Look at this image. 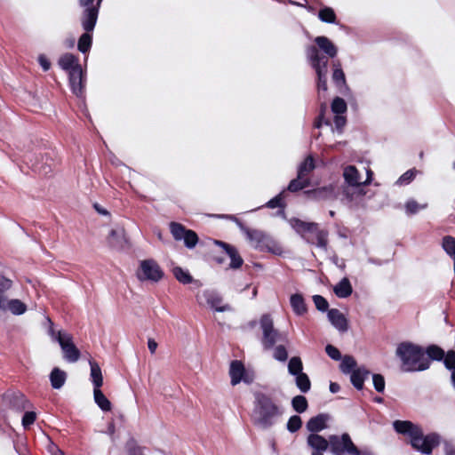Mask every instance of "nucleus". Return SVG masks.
<instances>
[{
    "label": "nucleus",
    "mask_w": 455,
    "mask_h": 455,
    "mask_svg": "<svg viewBox=\"0 0 455 455\" xmlns=\"http://www.w3.org/2000/svg\"><path fill=\"white\" fill-rule=\"evenodd\" d=\"M253 408L251 413L252 424L263 430L270 428L283 415L282 407L266 393L257 391L253 394Z\"/></svg>",
    "instance_id": "obj_1"
},
{
    "label": "nucleus",
    "mask_w": 455,
    "mask_h": 455,
    "mask_svg": "<svg viewBox=\"0 0 455 455\" xmlns=\"http://www.w3.org/2000/svg\"><path fill=\"white\" fill-rule=\"evenodd\" d=\"M393 427L397 433L409 435L411 446L424 454H430L433 449L440 443V437L437 434L424 435L421 427L411 421L395 420Z\"/></svg>",
    "instance_id": "obj_2"
},
{
    "label": "nucleus",
    "mask_w": 455,
    "mask_h": 455,
    "mask_svg": "<svg viewBox=\"0 0 455 455\" xmlns=\"http://www.w3.org/2000/svg\"><path fill=\"white\" fill-rule=\"evenodd\" d=\"M396 356L401 360L403 371H419L428 369L430 360L425 356L421 347L411 342L400 343L395 350Z\"/></svg>",
    "instance_id": "obj_3"
},
{
    "label": "nucleus",
    "mask_w": 455,
    "mask_h": 455,
    "mask_svg": "<svg viewBox=\"0 0 455 455\" xmlns=\"http://www.w3.org/2000/svg\"><path fill=\"white\" fill-rule=\"evenodd\" d=\"M292 228L301 235L308 243L327 250L329 232L322 229L315 222H306L299 219H291L290 220Z\"/></svg>",
    "instance_id": "obj_4"
},
{
    "label": "nucleus",
    "mask_w": 455,
    "mask_h": 455,
    "mask_svg": "<svg viewBox=\"0 0 455 455\" xmlns=\"http://www.w3.org/2000/svg\"><path fill=\"white\" fill-rule=\"evenodd\" d=\"M368 178L365 181L361 180L358 170L348 165L344 169L343 177L347 186L343 188V194L349 201H354L364 195L363 186L371 182L372 172L367 171Z\"/></svg>",
    "instance_id": "obj_5"
},
{
    "label": "nucleus",
    "mask_w": 455,
    "mask_h": 455,
    "mask_svg": "<svg viewBox=\"0 0 455 455\" xmlns=\"http://www.w3.org/2000/svg\"><path fill=\"white\" fill-rule=\"evenodd\" d=\"M260 328L262 331L261 344L265 350L274 348L275 345L278 342L289 344L287 334L280 332L274 327V322L269 315H263L259 321Z\"/></svg>",
    "instance_id": "obj_6"
},
{
    "label": "nucleus",
    "mask_w": 455,
    "mask_h": 455,
    "mask_svg": "<svg viewBox=\"0 0 455 455\" xmlns=\"http://www.w3.org/2000/svg\"><path fill=\"white\" fill-rule=\"evenodd\" d=\"M329 447L333 455H369L365 451H360L352 442L348 434L345 433L341 436L330 435L328 438Z\"/></svg>",
    "instance_id": "obj_7"
},
{
    "label": "nucleus",
    "mask_w": 455,
    "mask_h": 455,
    "mask_svg": "<svg viewBox=\"0 0 455 455\" xmlns=\"http://www.w3.org/2000/svg\"><path fill=\"white\" fill-rule=\"evenodd\" d=\"M50 334L57 340L64 354L63 357L69 363H76L80 358V351L73 342L72 336L65 331H59L55 332L52 328L50 329Z\"/></svg>",
    "instance_id": "obj_8"
},
{
    "label": "nucleus",
    "mask_w": 455,
    "mask_h": 455,
    "mask_svg": "<svg viewBox=\"0 0 455 455\" xmlns=\"http://www.w3.org/2000/svg\"><path fill=\"white\" fill-rule=\"evenodd\" d=\"M306 55L311 67L315 69L317 78H327L328 58L321 54L314 45L307 47Z\"/></svg>",
    "instance_id": "obj_9"
},
{
    "label": "nucleus",
    "mask_w": 455,
    "mask_h": 455,
    "mask_svg": "<svg viewBox=\"0 0 455 455\" xmlns=\"http://www.w3.org/2000/svg\"><path fill=\"white\" fill-rule=\"evenodd\" d=\"M237 224L253 247L259 250H271L270 244L273 241L267 234L259 229L246 228L239 221Z\"/></svg>",
    "instance_id": "obj_10"
},
{
    "label": "nucleus",
    "mask_w": 455,
    "mask_h": 455,
    "mask_svg": "<svg viewBox=\"0 0 455 455\" xmlns=\"http://www.w3.org/2000/svg\"><path fill=\"white\" fill-rule=\"evenodd\" d=\"M137 275L140 280H150L157 282L162 278L163 272L156 261L152 259H147L141 261L140 268Z\"/></svg>",
    "instance_id": "obj_11"
},
{
    "label": "nucleus",
    "mask_w": 455,
    "mask_h": 455,
    "mask_svg": "<svg viewBox=\"0 0 455 455\" xmlns=\"http://www.w3.org/2000/svg\"><path fill=\"white\" fill-rule=\"evenodd\" d=\"M229 376L232 386H235L241 381H243L246 384H251L253 381V376L246 372L243 363L238 360L231 362Z\"/></svg>",
    "instance_id": "obj_12"
},
{
    "label": "nucleus",
    "mask_w": 455,
    "mask_h": 455,
    "mask_svg": "<svg viewBox=\"0 0 455 455\" xmlns=\"http://www.w3.org/2000/svg\"><path fill=\"white\" fill-rule=\"evenodd\" d=\"M213 243L221 248V251L225 252L230 259L229 267L233 269L240 268L243 263V259L239 255L237 250L233 245L227 243L222 241L213 240Z\"/></svg>",
    "instance_id": "obj_13"
},
{
    "label": "nucleus",
    "mask_w": 455,
    "mask_h": 455,
    "mask_svg": "<svg viewBox=\"0 0 455 455\" xmlns=\"http://www.w3.org/2000/svg\"><path fill=\"white\" fill-rule=\"evenodd\" d=\"M69 84L72 92L77 97H82L84 91L85 78L82 68H76L68 74Z\"/></svg>",
    "instance_id": "obj_14"
},
{
    "label": "nucleus",
    "mask_w": 455,
    "mask_h": 455,
    "mask_svg": "<svg viewBox=\"0 0 455 455\" xmlns=\"http://www.w3.org/2000/svg\"><path fill=\"white\" fill-rule=\"evenodd\" d=\"M99 15L98 6L87 7L83 11L81 16V25L84 31L92 32Z\"/></svg>",
    "instance_id": "obj_15"
},
{
    "label": "nucleus",
    "mask_w": 455,
    "mask_h": 455,
    "mask_svg": "<svg viewBox=\"0 0 455 455\" xmlns=\"http://www.w3.org/2000/svg\"><path fill=\"white\" fill-rule=\"evenodd\" d=\"M307 445L312 449L311 455H323L329 448V441L318 434H310L307 438Z\"/></svg>",
    "instance_id": "obj_16"
},
{
    "label": "nucleus",
    "mask_w": 455,
    "mask_h": 455,
    "mask_svg": "<svg viewBox=\"0 0 455 455\" xmlns=\"http://www.w3.org/2000/svg\"><path fill=\"white\" fill-rule=\"evenodd\" d=\"M315 45L318 51L325 53V57L334 58L337 55L338 49L334 44L326 36H320L315 38Z\"/></svg>",
    "instance_id": "obj_17"
},
{
    "label": "nucleus",
    "mask_w": 455,
    "mask_h": 455,
    "mask_svg": "<svg viewBox=\"0 0 455 455\" xmlns=\"http://www.w3.org/2000/svg\"><path fill=\"white\" fill-rule=\"evenodd\" d=\"M328 319L331 324L339 331L345 332L347 331V320L345 315L336 308H331L328 311Z\"/></svg>",
    "instance_id": "obj_18"
},
{
    "label": "nucleus",
    "mask_w": 455,
    "mask_h": 455,
    "mask_svg": "<svg viewBox=\"0 0 455 455\" xmlns=\"http://www.w3.org/2000/svg\"><path fill=\"white\" fill-rule=\"evenodd\" d=\"M329 415L324 413H321L311 418L307 422V429L312 434H317L326 428V422L329 420Z\"/></svg>",
    "instance_id": "obj_19"
},
{
    "label": "nucleus",
    "mask_w": 455,
    "mask_h": 455,
    "mask_svg": "<svg viewBox=\"0 0 455 455\" xmlns=\"http://www.w3.org/2000/svg\"><path fill=\"white\" fill-rule=\"evenodd\" d=\"M305 194L311 199L328 200L334 197V187L332 185L306 191Z\"/></svg>",
    "instance_id": "obj_20"
},
{
    "label": "nucleus",
    "mask_w": 455,
    "mask_h": 455,
    "mask_svg": "<svg viewBox=\"0 0 455 455\" xmlns=\"http://www.w3.org/2000/svg\"><path fill=\"white\" fill-rule=\"evenodd\" d=\"M59 66L68 74L76 68H82L79 64V60L72 53H65L60 57L58 61Z\"/></svg>",
    "instance_id": "obj_21"
},
{
    "label": "nucleus",
    "mask_w": 455,
    "mask_h": 455,
    "mask_svg": "<svg viewBox=\"0 0 455 455\" xmlns=\"http://www.w3.org/2000/svg\"><path fill=\"white\" fill-rule=\"evenodd\" d=\"M0 310H8L13 315H20L27 311V306L18 299H7L6 301L4 302V307H0Z\"/></svg>",
    "instance_id": "obj_22"
},
{
    "label": "nucleus",
    "mask_w": 455,
    "mask_h": 455,
    "mask_svg": "<svg viewBox=\"0 0 455 455\" xmlns=\"http://www.w3.org/2000/svg\"><path fill=\"white\" fill-rule=\"evenodd\" d=\"M91 372L90 379L92 382L93 388H100L103 385V375L99 363L93 360L89 361Z\"/></svg>",
    "instance_id": "obj_23"
},
{
    "label": "nucleus",
    "mask_w": 455,
    "mask_h": 455,
    "mask_svg": "<svg viewBox=\"0 0 455 455\" xmlns=\"http://www.w3.org/2000/svg\"><path fill=\"white\" fill-rule=\"evenodd\" d=\"M350 374L351 383L356 389L361 390L363 387V382L369 376L370 371L364 367H360L354 370Z\"/></svg>",
    "instance_id": "obj_24"
},
{
    "label": "nucleus",
    "mask_w": 455,
    "mask_h": 455,
    "mask_svg": "<svg viewBox=\"0 0 455 455\" xmlns=\"http://www.w3.org/2000/svg\"><path fill=\"white\" fill-rule=\"evenodd\" d=\"M67 373L58 367L52 369L50 373L51 385L55 389H60L66 382Z\"/></svg>",
    "instance_id": "obj_25"
},
{
    "label": "nucleus",
    "mask_w": 455,
    "mask_h": 455,
    "mask_svg": "<svg viewBox=\"0 0 455 455\" xmlns=\"http://www.w3.org/2000/svg\"><path fill=\"white\" fill-rule=\"evenodd\" d=\"M290 302L296 315H302L307 312V306L301 294L296 293L291 295Z\"/></svg>",
    "instance_id": "obj_26"
},
{
    "label": "nucleus",
    "mask_w": 455,
    "mask_h": 455,
    "mask_svg": "<svg viewBox=\"0 0 455 455\" xmlns=\"http://www.w3.org/2000/svg\"><path fill=\"white\" fill-rule=\"evenodd\" d=\"M333 291L339 298H347L351 295L353 289L349 280L345 277L334 286Z\"/></svg>",
    "instance_id": "obj_27"
},
{
    "label": "nucleus",
    "mask_w": 455,
    "mask_h": 455,
    "mask_svg": "<svg viewBox=\"0 0 455 455\" xmlns=\"http://www.w3.org/2000/svg\"><path fill=\"white\" fill-rule=\"evenodd\" d=\"M125 242L124 230L123 228L112 229L109 233L108 243L114 248H122Z\"/></svg>",
    "instance_id": "obj_28"
},
{
    "label": "nucleus",
    "mask_w": 455,
    "mask_h": 455,
    "mask_svg": "<svg viewBox=\"0 0 455 455\" xmlns=\"http://www.w3.org/2000/svg\"><path fill=\"white\" fill-rule=\"evenodd\" d=\"M315 164L312 156H307L298 167V175L308 178V175L315 170Z\"/></svg>",
    "instance_id": "obj_29"
},
{
    "label": "nucleus",
    "mask_w": 455,
    "mask_h": 455,
    "mask_svg": "<svg viewBox=\"0 0 455 455\" xmlns=\"http://www.w3.org/2000/svg\"><path fill=\"white\" fill-rule=\"evenodd\" d=\"M93 397L95 403L102 411H109L111 410V403L100 388H93Z\"/></svg>",
    "instance_id": "obj_30"
},
{
    "label": "nucleus",
    "mask_w": 455,
    "mask_h": 455,
    "mask_svg": "<svg viewBox=\"0 0 455 455\" xmlns=\"http://www.w3.org/2000/svg\"><path fill=\"white\" fill-rule=\"evenodd\" d=\"M310 186L309 178H304L297 174V178L291 180L287 189L290 192H298Z\"/></svg>",
    "instance_id": "obj_31"
},
{
    "label": "nucleus",
    "mask_w": 455,
    "mask_h": 455,
    "mask_svg": "<svg viewBox=\"0 0 455 455\" xmlns=\"http://www.w3.org/2000/svg\"><path fill=\"white\" fill-rule=\"evenodd\" d=\"M92 32H84L78 40L77 48L83 52L86 53L90 51L92 44Z\"/></svg>",
    "instance_id": "obj_32"
},
{
    "label": "nucleus",
    "mask_w": 455,
    "mask_h": 455,
    "mask_svg": "<svg viewBox=\"0 0 455 455\" xmlns=\"http://www.w3.org/2000/svg\"><path fill=\"white\" fill-rule=\"evenodd\" d=\"M12 286V281L4 275H0V307H4V302L6 301L7 297L5 292Z\"/></svg>",
    "instance_id": "obj_33"
},
{
    "label": "nucleus",
    "mask_w": 455,
    "mask_h": 455,
    "mask_svg": "<svg viewBox=\"0 0 455 455\" xmlns=\"http://www.w3.org/2000/svg\"><path fill=\"white\" fill-rule=\"evenodd\" d=\"M303 363L299 356H293L288 363V371L291 375L297 376L302 373Z\"/></svg>",
    "instance_id": "obj_34"
},
{
    "label": "nucleus",
    "mask_w": 455,
    "mask_h": 455,
    "mask_svg": "<svg viewBox=\"0 0 455 455\" xmlns=\"http://www.w3.org/2000/svg\"><path fill=\"white\" fill-rule=\"evenodd\" d=\"M291 406L298 413H302L307 410V400L303 395H296L291 400Z\"/></svg>",
    "instance_id": "obj_35"
},
{
    "label": "nucleus",
    "mask_w": 455,
    "mask_h": 455,
    "mask_svg": "<svg viewBox=\"0 0 455 455\" xmlns=\"http://www.w3.org/2000/svg\"><path fill=\"white\" fill-rule=\"evenodd\" d=\"M334 70L332 73V80L337 86H341L346 84L345 74L341 68L339 61L333 63Z\"/></svg>",
    "instance_id": "obj_36"
},
{
    "label": "nucleus",
    "mask_w": 455,
    "mask_h": 455,
    "mask_svg": "<svg viewBox=\"0 0 455 455\" xmlns=\"http://www.w3.org/2000/svg\"><path fill=\"white\" fill-rule=\"evenodd\" d=\"M295 382H296L297 387L302 393H307L310 390L311 382H310L308 376L306 373L302 372V373L297 375Z\"/></svg>",
    "instance_id": "obj_37"
},
{
    "label": "nucleus",
    "mask_w": 455,
    "mask_h": 455,
    "mask_svg": "<svg viewBox=\"0 0 455 455\" xmlns=\"http://www.w3.org/2000/svg\"><path fill=\"white\" fill-rule=\"evenodd\" d=\"M356 361L351 355H345L340 363V370L343 373H351L356 367Z\"/></svg>",
    "instance_id": "obj_38"
},
{
    "label": "nucleus",
    "mask_w": 455,
    "mask_h": 455,
    "mask_svg": "<svg viewBox=\"0 0 455 455\" xmlns=\"http://www.w3.org/2000/svg\"><path fill=\"white\" fill-rule=\"evenodd\" d=\"M319 19L323 22L326 23H335L336 22V14L331 7H324L319 11L318 13Z\"/></svg>",
    "instance_id": "obj_39"
},
{
    "label": "nucleus",
    "mask_w": 455,
    "mask_h": 455,
    "mask_svg": "<svg viewBox=\"0 0 455 455\" xmlns=\"http://www.w3.org/2000/svg\"><path fill=\"white\" fill-rule=\"evenodd\" d=\"M172 274L179 282L184 284H188L192 282V276L190 275V274L180 267H173Z\"/></svg>",
    "instance_id": "obj_40"
},
{
    "label": "nucleus",
    "mask_w": 455,
    "mask_h": 455,
    "mask_svg": "<svg viewBox=\"0 0 455 455\" xmlns=\"http://www.w3.org/2000/svg\"><path fill=\"white\" fill-rule=\"evenodd\" d=\"M207 302L212 308H214L218 312H225L230 309L228 305L221 306L222 299L215 295H210L207 298Z\"/></svg>",
    "instance_id": "obj_41"
},
{
    "label": "nucleus",
    "mask_w": 455,
    "mask_h": 455,
    "mask_svg": "<svg viewBox=\"0 0 455 455\" xmlns=\"http://www.w3.org/2000/svg\"><path fill=\"white\" fill-rule=\"evenodd\" d=\"M347 103L346 101L339 97H336L331 103V111L336 115L344 114L347 111Z\"/></svg>",
    "instance_id": "obj_42"
},
{
    "label": "nucleus",
    "mask_w": 455,
    "mask_h": 455,
    "mask_svg": "<svg viewBox=\"0 0 455 455\" xmlns=\"http://www.w3.org/2000/svg\"><path fill=\"white\" fill-rule=\"evenodd\" d=\"M286 345L279 344L274 347L273 357L279 362H285L288 358V353L286 350Z\"/></svg>",
    "instance_id": "obj_43"
},
{
    "label": "nucleus",
    "mask_w": 455,
    "mask_h": 455,
    "mask_svg": "<svg viewBox=\"0 0 455 455\" xmlns=\"http://www.w3.org/2000/svg\"><path fill=\"white\" fill-rule=\"evenodd\" d=\"M170 228L175 240H181L188 231L181 224L177 222H172Z\"/></svg>",
    "instance_id": "obj_44"
},
{
    "label": "nucleus",
    "mask_w": 455,
    "mask_h": 455,
    "mask_svg": "<svg viewBox=\"0 0 455 455\" xmlns=\"http://www.w3.org/2000/svg\"><path fill=\"white\" fill-rule=\"evenodd\" d=\"M427 354L429 358H431L433 360H437V361L443 360L445 355L444 351L441 347H439L435 345L429 346L427 348Z\"/></svg>",
    "instance_id": "obj_45"
},
{
    "label": "nucleus",
    "mask_w": 455,
    "mask_h": 455,
    "mask_svg": "<svg viewBox=\"0 0 455 455\" xmlns=\"http://www.w3.org/2000/svg\"><path fill=\"white\" fill-rule=\"evenodd\" d=\"M427 204H419L413 199H410L405 204V211L409 215L417 213L419 210L425 209Z\"/></svg>",
    "instance_id": "obj_46"
},
{
    "label": "nucleus",
    "mask_w": 455,
    "mask_h": 455,
    "mask_svg": "<svg viewBox=\"0 0 455 455\" xmlns=\"http://www.w3.org/2000/svg\"><path fill=\"white\" fill-rule=\"evenodd\" d=\"M416 173L415 169L408 170L397 180L396 184L399 186L410 184L414 180Z\"/></svg>",
    "instance_id": "obj_47"
},
{
    "label": "nucleus",
    "mask_w": 455,
    "mask_h": 455,
    "mask_svg": "<svg viewBox=\"0 0 455 455\" xmlns=\"http://www.w3.org/2000/svg\"><path fill=\"white\" fill-rule=\"evenodd\" d=\"M182 239L184 240L185 245L189 249L194 248L198 242L196 233L192 230H188Z\"/></svg>",
    "instance_id": "obj_48"
},
{
    "label": "nucleus",
    "mask_w": 455,
    "mask_h": 455,
    "mask_svg": "<svg viewBox=\"0 0 455 455\" xmlns=\"http://www.w3.org/2000/svg\"><path fill=\"white\" fill-rule=\"evenodd\" d=\"M302 426L301 418L298 415L291 416L287 422V429L291 433L297 432Z\"/></svg>",
    "instance_id": "obj_49"
},
{
    "label": "nucleus",
    "mask_w": 455,
    "mask_h": 455,
    "mask_svg": "<svg viewBox=\"0 0 455 455\" xmlns=\"http://www.w3.org/2000/svg\"><path fill=\"white\" fill-rule=\"evenodd\" d=\"M313 301L319 311L324 312L328 309L329 303L323 296L314 295Z\"/></svg>",
    "instance_id": "obj_50"
},
{
    "label": "nucleus",
    "mask_w": 455,
    "mask_h": 455,
    "mask_svg": "<svg viewBox=\"0 0 455 455\" xmlns=\"http://www.w3.org/2000/svg\"><path fill=\"white\" fill-rule=\"evenodd\" d=\"M443 363L448 370L455 371V351L450 350L443 357Z\"/></svg>",
    "instance_id": "obj_51"
},
{
    "label": "nucleus",
    "mask_w": 455,
    "mask_h": 455,
    "mask_svg": "<svg viewBox=\"0 0 455 455\" xmlns=\"http://www.w3.org/2000/svg\"><path fill=\"white\" fill-rule=\"evenodd\" d=\"M283 191L281 192L276 196H275L274 198H272L271 200H269L266 204L267 207H268L270 209L283 208L284 204L283 202Z\"/></svg>",
    "instance_id": "obj_52"
},
{
    "label": "nucleus",
    "mask_w": 455,
    "mask_h": 455,
    "mask_svg": "<svg viewBox=\"0 0 455 455\" xmlns=\"http://www.w3.org/2000/svg\"><path fill=\"white\" fill-rule=\"evenodd\" d=\"M373 386L376 391L382 393L385 389V379L380 374L372 375Z\"/></svg>",
    "instance_id": "obj_53"
},
{
    "label": "nucleus",
    "mask_w": 455,
    "mask_h": 455,
    "mask_svg": "<svg viewBox=\"0 0 455 455\" xmlns=\"http://www.w3.org/2000/svg\"><path fill=\"white\" fill-rule=\"evenodd\" d=\"M325 352L331 359L335 361L341 359V354L339 350L332 345H327L325 347Z\"/></svg>",
    "instance_id": "obj_54"
},
{
    "label": "nucleus",
    "mask_w": 455,
    "mask_h": 455,
    "mask_svg": "<svg viewBox=\"0 0 455 455\" xmlns=\"http://www.w3.org/2000/svg\"><path fill=\"white\" fill-rule=\"evenodd\" d=\"M36 415L34 411H27L22 418V425L25 428L29 427L36 420Z\"/></svg>",
    "instance_id": "obj_55"
},
{
    "label": "nucleus",
    "mask_w": 455,
    "mask_h": 455,
    "mask_svg": "<svg viewBox=\"0 0 455 455\" xmlns=\"http://www.w3.org/2000/svg\"><path fill=\"white\" fill-rule=\"evenodd\" d=\"M346 117L340 115H337L334 117V124L337 129H342L346 124Z\"/></svg>",
    "instance_id": "obj_56"
},
{
    "label": "nucleus",
    "mask_w": 455,
    "mask_h": 455,
    "mask_svg": "<svg viewBox=\"0 0 455 455\" xmlns=\"http://www.w3.org/2000/svg\"><path fill=\"white\" fill-rule=\"evenodd\" d=\"M38 61L44 71H47L51 68V62L44 55H39Z\"/></svg>",
    "instance_id": "obj_57"
},
{
    "label": "nucleus",
    "mask_w": 455,
    "mask_h": 455,
    "mask_svg": "<svg viewBox=\"0 0 455 455\" xmlns=\"http://www.w3.org/2000/svg\"><path fill=\"white\" fill-rule=\"evenodd\" d=\"M317 89L319 93L327 92V78H317Z\"/></svg>",
    "instance_id": "obj_58"
},
{
    "label": "nucleus",
    "mask_w": 455,
    "mask_h": 455,
    "mask_svg": "<svg viewBox=\"0 0 455 455\" xmlns=\"http://www.w3.org/2000/svg\"><path fill=\"white\" fill-rule=\"evenodd\" d=\"M148 347L151 354H155L156 348H157V343L154 339L149 338L148 339Z\"/></svg>",
    "instance_id": "obj_59"
},
{
    "label": "nucleus",
    "mask_w": 455,
    "mask_h": 455,
    "mask_svg": "<svg viewBox=\"0 0 455 455\" xmlns=\"http://www.w3.org/2000/svg\"><path fill=\"white\" fill-rule=\"evenodd\" d=\"M78 2H79L80 6L84 7V9L87 7L94 6L93 5L94 0H78Z\"/></svg>",
    "instance_id": "obj_60"
},
{
    "label": "nucleus",
    "mask_w": 455,
    "mask_h": 455,
    "mask_svg": "<svg viewBox=\"0 0 455 455\" xmlns=\"http://www.w3.org/2000/svg\"><path fill=\"white\" fill-rule=\"evenodd\" d=\"M340 389V387L338 383L336 382H331L330 384V391L333 394L339 392Z\"/></svg>",
    "instance_id": "obj_61"
},
{
    "label": "nucleus",
    "mask_w": 455,
    "mask_h": 455,
    "mask_svg": "<svg viewBox=\"0 0 455 455\" xmlns=\"http://www.w3.org/2000/svg\"><path fill=\"white\" fill-rule=\"evenodd\" d=\"M130 455H143V452L140 447H135L130 451Z\"/></svg>",
    "instance_id": "obj_62"
},
{
    "label": "nucleus",
    "mask_w": 455,
    "mask_h": 455,
    "mask_svg": "<svg viewBox=\"0 0 455 455\" xmlns=\"http://www.w3.org/2000/svg\"><path fill=\"white\" fill-rule=\"evenodd\" d=\"M94 208L95 210L100 213V214H102V215H108V212L107 210L101 208L99 204H94Z\"/></svg>",
    "instance_id": "obj_63"
},
{
    "label": "nucleus",
    "mask_w": 455,
    "mask_h": 455,
    "mask_svg": "<svg viewBox=\"0 0 455 455\" xmlns=\"http://www.w3.org/2000/svg\"><path fill=\"white\" fill-rule=\"evenodd\" d=\"M451 381H452L453 387H455V370L451 373Z\"/></svg>",
    "instance_id": "obj_64"
}]
</instances>
